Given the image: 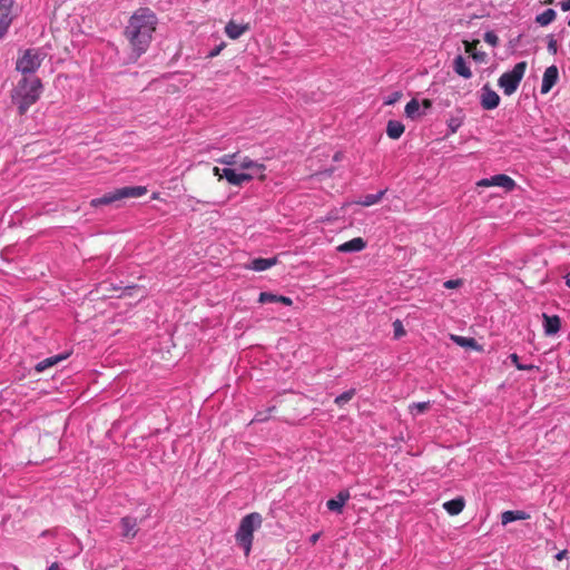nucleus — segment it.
I'll list each match as a JSON object with an SVG mask.
<instances>
[{"mask_svg":"<svg viewBox=\"0 0 570 570\" xmlns=\"http://www.w3.org/2000/svg\"><path fill=\"white\" fill-rule=\"evenodd\" d=\"M214 174L219 178H225L229 184L234 186H242L244 183L253 179V176L246 173H237L233 168H214Z\"/></svg>","mask_w":570,"mask_h":570,"instance_id":"6e6552de","label":"nucleus"},{"mask_svg":"<svg viewBox=\"0 0 570 570\" xmlns=\"http://www.w3.org/2000/svg\"><path fill=\"white\" fill-rule=\"evenodd\" d=\"M385 194V190H380L379 193L376 194H368V195H365L364 197H362L357 204L362 205V206H365V207H370L372 205H375L377 203L381 202V199L383 198Z\"/></svg>","mask_w":570,"mask_h":570,"instance_id":"b1692460","label":"nucleus"},{"mask_svg":"<svg viewBox=\"0 0 570 570\" xmlns=\"http://www.w3.org/2000/svg\"><path fill=\"white\" fill-rule=\"evenodd\" d=\"M463 119H464V116L462 115L461 111H459L458 115L451 116L448 119L446 125H448V128H449V135H453V134H455L458 131V129L463 124Z\"/></svg>","mask_w":570,"mask_h":570,"instance_id":"393cba45","label":"nucleus"},{"mask_svg":"<svg viewBox=\"0 0 570 570\" xmlns=\"http://www.w3.org/2000/svg\"><path fill=\"white\" fill-rule=\"evenodd\" d=\"M488 55L484 51H473L472 59L478 63L487 62Z\"/></svg>","mask_w":570,"mask_h":570,"instance_id":"c9c22d12","label":"nucleus"},{"mask_svg":"<svg viewBox=\"0 0 570 570\" xmlns=\"http://www.w3.org/2000/svg\"><path fill=\"white\" fill-rule=\"evenodd\" d=\"M568 26L570 27V18H569V21H568Z\"/></svg>","mask_w":570,"mask_h":570,"instance_id":"3c124183","label":"nucleus"},{"mask_svg":"<svg viewBox=\"0 0 570 570\" xmlns=\"http://www.w3.org/2000/svg\"><path fill=\"white\" fill-rule=\"evenodd\" d=\"M509 358L511 360V362L515 365V367L520 371H530L532 370L534 366L533 365H525V364H521L519 362V356L518 354L515 353H512L510 354Z\"/></svg>","mask_w":570,"mask_h":570,"instance_id":"473e14b6","label":"nucleus"},{"mask_svg":"<svg viewBox=\"0 0 570 570\" xmlns=\"http://www.w3.org/2000/svg\"><path fill=\"white\" fill-rule=\"evenodd\" d=\"M265 416H261V413L256 414L254 421H264Z\"/></svg>","mask_w":570,"mask_h":570,"instance_id":"49530a36","label":"nucleus"},{"mask_svg":"<svg viewBox=\"0 0 570 570\" xmlns=\"http://www.w3.org/2000/svg\"><path fill=\"white\" fill-rule=\"evenodd\" d=\"M147 188L145 186H127L118 188L114 191L107 193L101 197L94 198L91 200V206L98 207L102 205H109L114 202L120 200L122 198H138L146 195Z\"/></svg>","mask_w":570,"mask_h":570,"instance_id":"39448f33","label":"nucleus"},{"mask_svg":"<svg viewBox=\"0 0 570 570\" xmlns=\"http://www.w3.org/2000/svg\"><path fill=\"white\" fill-rule=\"evenodd\" d=\"M547 2H548V3H552V0H548Z\"/></svg>","mask_w":570,"mask_h":570,"instance_id":"8fccbe9b","label":"nucleus"},{"mask_svg":"<svg viewBox=\"0 0 570 570\" xmlns=\"http://www.w3.org/2000/svg\"><path fill=\"white\" fill-rule=\"evenodd\" d=\"M47 570H60L59 563L53 562Z\"/></svg>","mask_w":570,"mask_h":570,"instance_id":"c03bdc74","label":"nucleus"},{"mask_svg":"<svg viewBox=\"0 0 570 570\" xmlns=\"http://www.w3.org/2000/svg\"><path fill=\"white\" fill-rule=\"evenodd\" d=\"M218 52H219V48H218V49H215V51H213V52L210 53V56H212V57H214V56H216Z\"/></svg>","mask_w":570,"mask_h":570,"instance_id":"de8ad7c7","label":"nucleus"},{"mask_svg":"<svg viewBox=\"0 0 570 570\" xmlns=\"http://www.w3.org/2000/svg\"><path fill=\"white\" fill-rule=\"evenodd\" d=\"M559 72L556 66L548 67L542 77L541 94H548L558 81Z\"/></svg>","mask_w":570,"mask_h":570,"instance_id":"ddd939ff","label":"nucleus"},{"mask_svg":"<svg viewBox=\"0 0 570 570\" xmlns=\"http://www.w3.org/2000/svg\"><path fill=\"white\" fill-rule=\"evenodd\" d=\"M401 97V94L400 92H394L392 94L389 99L385 101L386 105H392L394 104L395 101H397Z\"/></svg>","mask_w":570,"mask_h":570,"instance_id":"ea45409f","label":"nucleus"},{"mask_svg":"<svg viewBox=\"0 0 570 570\" xmlns=\"http://www.w3.org/2000/svg\"><path fill=\"white\" fill-rule=\"evenodd\" d=\"M67 357H68V354H60V355L47 357V358L38 362L35 366V368L38 373H41L45 370L58 364L60 361L66 360Z\"/></svg>","mask_w":570,"mask_h":570,"instance_id":"aec40b11","label":"nucleus"},{"mask_svg":"<svg viewBox=\"0 0 570 570\" xmlns=\"http://www.w3.org/2000/svg\"><path fill=\"white\" fill-rule=\"evenodd\" d=\"M238 167L240 169H256L257 171L264 170L265 167L262 164H258L257 161L252 160L248 157L238 158Z\"/></svg>","mask_w":570,"mask_h":570,"instance_id":"a878e982","label":"nucleus"},{"mask_svg":"<svg viewBox=\"0 0 570 570\" xmlns=\"http://www.w3.org/2000/svg\"><path fill=\"white\" fill-rule=\"evenodd\" d=\"M41 92L42 83L39 78L23 77L12 94V100L18 106L19 114L24 115L39 100Z\"/></svg>","mask_w":570,"mask_h":570,"instance_id":"f03ea898","label":"nucleus"},{"mask_svg":"<svg viewBox=\"0 0 570 570\" xmlns=\"http://www.w3.org/2000/svg\"><path fill=\"white\" fill-rule=\"evenodd\" d=\"M481 106L485 110H492L500 104L499 95L492 90L488 85L481 89Z\"/></svg>","mask_w":570,"mask_h":570,"instance_id":"9d476101","label":"nucleus"},{"mask_svg":"<svg viewBox=\"0 0 570 570\" xmlns=\"http://www.w3.org/2000/svg\"><path fill=\"white\" fill-rule=\"evenodd\" d=\"M14 0H0V40L7 35L13 21Z\"/></svg>","mask_w":570,"mask_h":570,"instance_id":"0eeeda50","label":"nucleus"},{"mask_svg":"<svg viewBox=\"0 0 570 570\" xmlns=\"http://www.w3.org/2000/svg\"><path fill=\"white\" fill-rule=\"evenodd\" d=\"M405 130L404 125L397 120H390L386 126V134L392 139H399Z\"/></svg>","mask_w":570,"mask_h":570,"instance_id":"4be33fe9","label":"nucleus"},{"mask_svg":"<svg viewBox=\"0 0 570 570\" xmlns=\"http://www.w3.org/2000/svg\"><path fill=\"white\" fill-rule=\"evenodd\" d=\"M320 538V533H314L312 537H311V542L312 543H315Z\"/></svg>","mask_w":570,"mask_h":570,"instance_id":"a18cd8bd","label":"nucleus"},{"mask_svg":"<svg viewBox=\"0 0 570 570\" xmlns=\"http://www.w3.org/2000/svg\"><path fill=\"white\" fill-rule=\"evenodd\" d=\"M356 391L355 389H351L348 391L343 392L342 394L337 395L334 400L335 404L338 406H343L347 402H350L353 396L355 395Z\"/></svg>","mask_w":570,"mask_h":570,"instance_id":"cd10ccee","label":"nucleus"},{"mask_svg":"<svg viewBox=\"0 0 570 570\" xmlns=\"http://www.w3.org/2000/svg\"><path fill=\"white\" fill-rule=\"evenodd\" d=\"M393 330H394V337L395 338H401L402 336L405 335L404 326H403V324H402V322L400 320H395L393 322Z\"/></svg>","mask_w":570,"mask_h":570,"instance_id":"72a5a7b5","label":"nucleus"},{"mask_svg":"<svg viewBox=\"0 0 570 570\" xmlns=\"http://www.w3.org/2000/svg\"><path fill=\"white\" fill-rule=\"evenodd\" d=\"M479 43L478 40L473 41V42H469V41H464V45H465V52L469 53L471 57H472V52L473 51H478L476 50V45Z\"/></svg>","mask_w":570,"mask_h":570,"instance_id":"4c0bfd02","label":"nucleus"},{"mask_svg":"<svg viewBox=\"0 0 570 570\" xmlns=\"http://www.w3.org/2000/svg\"><path fill=\"white\" fill-rule=\"evenodd\" d=\"M238 158H240L238 153L227 154L222 156L218 159V163L227 166H236L238 164Z\"/></svg>","mask_w":570,"mask_h":570,"instance_id":"c85d7f7f","label":"nucleus"},{"mask_svg":"<svg viewBox=\"0 0 570 570\" xmlns=\"http://www.w3.org/2000/svg\"><path fill=\"white\" fill-rule=\"evenodd\" d=\"M484 41L492 47H495L499 43V37L493 31H487L483 37Z\"/></svg>","mask_w":570,"mask_h":570,"instance_id":"f704fd0d","label":"nucleus"},{"mask_svg":"<svg viewBox=\"0 0 570 570\" xmlns=\"http://www.w3.org/2000/svg\"><path fill=\"white\" fill-rule=\"evenodd\" d=\"M121 533L120 535L126 539H134L138 532L137 519L134 517H124L120 520Z\"/></svg>","mask_w":570,"mask_h":570,"instance_id":"9b49d317","label":"nucleus"},{"mask_svg":"<svg viewBox=\"0 0 570 570\" xmlns=\"http://www.w3.org/2000/svg\"><path fill=\"white\" fill-rule=\"evenodd\" d=\"M46 57L47 52L42 48L22 50L17 59L16 69L23 75L35 73Z\"/></svg>","mask_w":570,"mask_h":570,"instance_id":"20e7f679","label":"nucleus"},{"mask_svg":"<svg viewBox=\"0 0 570 570\" xmlns=\"http://www.w3.org/2000/svg\"><path fill=\"white\" fill-rule=\"evenodd\" d=\"M263 517L258 512H252L242 518L235 533L236 543L244 550L246 557L252 551L254 532L262 527Z\"/></svg>","mask_w":570,"mask_h":570,"instance_id":"7ed1b4c3","label":"nucleus"},{"mask_svg":"<svg viewBox=\"0 0 570 570\" xmlns=\"http://www.w3.org/2000/svg\"><path fill=\"white\" fill-rule=\"evenodd\" d=\"M527 62H518L511 71L504 72L498 80V85L502 88L504 95L511 96L514 94L524 76Z\"/></svg>","mask_w":570,"mask_h":570,"instance_id":"423d86ee","label":"nucleus"},{"mask_svg":"<svg viewBox=\"0 0 570 570\" xmlns=\"http://www.w3.org/2000/svg\"><path fill=\"white\" fill-rule=\"evenodd\" d=\"M278 303H282V304L286 305V306H291L293 304V301L288 296L279 295Z\"/></svg>","mask_w":570,"mask_h":570,"instance_id":"a19ab883","label":"nucleus"},{"mask_svg":"<svg viewBox=\"0 0 570 570\" xmlns=\"http://www.w3.org/2000/svg\"><path fill=\"white\" fill-rule=\"evenodd\" d=\"M557 13L553 9H547L535 17V22L541 27H547L554 21Z\"/></svg>","mask_w":570,"mask_h":570,"instance_id":"5701e85b","label":"nucleus"},{"mask_svg":"<svg viewBox=\"0 0 570 570\" xmlns=\"http://www.w3.org/2000/svg\"><path fill=\"white\" fill-rule=\"evenodd\" d=\"M277 264L276 257L271 258H255L253 259L247 268L253 269L255 272H263L266 271Z\"/></svg>","mask_w":570,"mask_h":570,"instance_id":"f3484780","label":"nucleus"},{"mask_svg":"<svg viewBox=\"0 0 570 570\" xmlns=\"http://www.w3.org/2000/svg\"><path fill=\"white\" fill-rule=\"evenodd\" d=\"M479 186L489 187V186H498L502 187L505 190H512L515 187V181L504 174L494 175L490 178H483L478 183Z\"/></svg>","mask_w":570,"mask_h":570,"instance_id":"1a4fd4ad","label":"nucleus"},{"mask_svg":"<svg viewBox=\"0 0 570 570\" xmlns=\"http://www.w3.org/2000/svg\"><path fill=\"white\" fill-rule=\"evenodd\" d=\"M248 30V24H238L229 21L225 27V33L228 38L236 40Z\"/></svg>","mask_w":570,"mask_h":570,"instance_id":"a211bd4d","label":"nucleus"},{"mask_svg":"<svg viewBox=\"0 0 570 570\" xmlns=\"http://www.w3.org/2000/svg\"><path fill=\"white\" fill-rule=\"evenodd\" d=\"M279 295L269 293V292H262L258 297V302L262 304L267 303H278Z\"/></svg>","mask_w":570,"mask_h":570,"instance_id":"7c9ffc66","label":"nucleus"},{"mask_svg":"<svg viewBox=\"0 0 570 570\" xmlns=\"http://www.w3.org/2000/svg\"><path fill=\"white\" fill-rule=\"evenodd\" d=\"M453 70L456 75L464 79L472 78V71L464 57L461 55L456 56L453 60Z\"/></svg>","mask_w":570,"mask_h":570,"instance_id":"dca6fc26","label":"nucleus"},{"mask_svg":"<svg viewBox=\"0 0 570 570\" xmlns=\"http://www.w3.org/2000/svg\"><path fill=\"white\" fill-rule=\"evenodd\" d=\"M157 23L158 19L149 8H139L130 17L125 35L137 58L147 51Z\"/></svg>","mask_w":570,"mask_h":570,"instance_id":"f257e3e1","label":"nucleus"},{"mask_svg":"<svg viewBox=\"0 0 570 570\" xmlns=\"http://www.w3.org/2000/svg\"><path fill=\"white\" fill-rule=\"evenodd\" d=\"M557 49H558V46H557L556 39H553V37H550V39L548 41V50H549V52L554 55V53H557Z\"/></svg>","mask_w":570,"mask_h":570,"instance_id":"58836bf2","label":"nucleus"},{"mask_svg":"<svg viewBox=\"0 0 570 570\" xmlns=\"http://www.w3.org/2000/svg\"><path fill=\"white\" fill-rule=\"evenodd\" d=\"M543 318V330L547 336L556 335L561 327V320L558 315H548L546 313L542 314Z\"/></svg>","mask_w":570,"mask_h":570,"instance_id":"4468645a","label":"nucleus"},{"mask_svg":"<svg viewBox=\"0 0 570 570\" xmlns=\"http://www.w3.org/2000/svg\"><path fill=\"white\" fill-rule=\"evenodd\" d=\"M430 406V403L429 402H419V403H413L410 405V412L411 414H413L414 416L423 413L424 411H426Z\"/></svg>","mask_w":570,"mask_h":570,"instance_id":"c756f323","label":"nucleus"},{"mask_svg":"<svg viewBox=\"0 0 570 570\" xmlns=\"http://www.w3.org/2000/svg\"><path fill=\"white\" fill-rule=\"evenodd\" d=\"M350 499V492L347 490H342L338 492L336 498L330 499L326 502V507L330 511L341 514L343 512L344 505Z\"/></svg>","mask_w":570,"mask_h":570,"instance_id":"f8f14e48","label":"nucleus"},{"mask_svg":"<svg viewBox=\"0 0 570 570\" xmlns=\"http://www.w3.org/2000/svg\"><path fill=\"white\" fill-rule=\"evenodd\" d=\"M405 115L411 119H415L420 115V104L416 99H411L405 106Z\"/></svg>","mask_w":570,"mask_h":570,"instance_id":"bb28decb","label":"nucleus"},{"mask_svg":"<svg viewBox=\"0 0 570 570\" xmlns=\"http://www.w3.org/2000/svg\"><path fill=\"white\" fill-rule=\"evenodd\" d=\"M566 553H567V551H566V550H562V551H560V552H558V553H557L556 558H557L558 560H561V559H563V558H564Z\"/></svg>","mask_w":570,"mask_h":570,"instance_id":"37998d69","label":"nucleus"},{"mask_svg":"<svg viewBox=\"0 0 570 570\" xmlns=\"http://www.w3.org/2000/svg\"><path fill=\"white\" fill-rule=\"evenodd\" d=\"M452 340L460 346H463V347H466V346H474L475 344V341L473 338H470V337H464V336H458V335H453L452 336Z\"/></svg>","mask_w":570,"mask_h":570,"instance_id":"2f4dec72","label":"nucleus"},{"mask_svg":"<svg viewBox=\"0 0 570 570\" xmlns=\"http://www.w3.org/2000/svg\"><path fill=\"white\" fill-rule=\"evenodd\" d=\"M530 515L524 512V511H521V510H509V511H504L501 515V522L503 525L510 523V522H513V521H518V520H527L529 519Z\"/></svg>","mask_w":570,"mask_h":570,"instance_id":"6ab92c4d","label":"nucleus"},{"mask_svg":"<svg viewBox=\"0 0 570 570\" xmlns=\"http://www.w3.org/2000/svg\"><path fill=\"white\" fill-rule=\"evenodd\" d=\"M462 284H463V281H462V279H460V278H458V279H449V281H445V282L443 283V286H444L445 288L453 289V288H458V287L462 286Z\"/></svg>","mask_w":570,"mask_h":570,"instance_id":"e433bc0d","label":"nucleus"},{"mask_svg":"<svg viewBox=\"0 0 570 570\" xmlns=\"http://www.w3.org/2000/svg\"><path fill=\"white\" fill-rule=\"evenodd\" d=\"M562 11H569L570 10V0H563L559 3Z\"/></svg>","mask_w":570,"mask_h":570,"instance_id":"79ce46f5","label":"nucleus"},{"mask_svg":"<svg viewBox=\"0 0 570 570\" xmlns=\"http://www.w3.org/2000/svg\"><path fill=\"white\" fill-rule=\"evenodd\" d=\"M464 505L463 498H455L443 503L444 510L451 515L459 514L464 509Z\"/></svg>","mask_w":570,"mask_h":570,"instance_id":"412c9836","label":"nucleus"},{"mask_svg":"<svg viewBox=\"0 0 570 570\" xmlns=\"http://www.w3.org/2000/svg\"><path fill=\"white\" fill-rule=\"evenodd\" d=\"M566 284L568 287H570V278L569 277L566 278Z\"/></svg>","mask_w":570,"mask_h":570,"instance_id":"09e8293b","label":"nucleus"},{"mask_svg":"<svg viewBox=\"0 0 570 570\" xmlns=\"http://www.w3.org/2000/svg\"><path fill=\"white\" fill-rule=\"evenodd\" d=\"M366 247V242L362 237H355L337 246L340 253H356Z\"/></svg>","mask_w":570,"mask_h":570,"instance_id":"2eb2a0df","label":"nucleus"}]
</instances>
